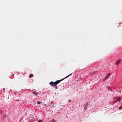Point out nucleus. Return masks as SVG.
<instances>
[{
  "label": "nucleus",
  "instance_id": "1",
  "mask_svg": "<svg viewBox=\"0 0 122 122\" xmlns=\"http://www.w3.org/2000/svg\"><path fill=\"white\" fill-rule=\"evenodd\" d=\"M72 74L71 73L69 75L67 76L66 77H65V78L62 79L61 80H57L56 81V82H55V84H56V85H57V84L59 83H60L61 81H62L64 79H65L66 78L68 77L69 76H71Z\"/></svg>",
  "mask_w": 122,
  "mask_h": 122
},
{
  "label": "nucleus",
  "instance_id": "2",
  "mask_svg": "<svg viewBox=\"0 0 122 122\" xmlns=\"http://www.w3.org/2000/svg\"><path fill=\"white\" fill-rule=\"evenodd\" d=\"M121 99L120 98L117 99L116 100H115L113 101L114 103H115L121 100Z\"/></svg>",
  "mask_w": 122,
  "mask_h": 122
},
{
  "label": "nucleus",
  "instance_id": "3",
  "mask_svg": "<svg viewBox=\"0 0 122 122\" xmlns=\"http://www.w3.org/2000/svg\"><path fill=\"white\" fill-rule=\"evenodd\" d=\"M49 84L52 86H56V84H55V82H53L52 81H51L49 83Z\"/></svg>",
  "mask_w": 122,
  "mask_h": 122
},
{
  "label": "nucleus",
  "instance_id": "4",
  "mask_svg": "<svg viewBox=\"0 0 122 122\" xmlns=\"http://www.w3.org/2000/svg\"><path fill=\"white\" fill-rule=\"evenodd\" d=\"M120 61L119 60L117 61L116 62V65H117L120 63Z\"/></svg>",
  "mask_w": 122,
  "mask_h": 122
},
{
  "label": "nucleus",
  "instance_id": "5",
  "mask_svg": "<svg viewBox=\"0 0 122 122\" xmlns=\"http://www.w3.org/2000/svg\"><path fill=\"white\" fill-rule=\"evenodd\" d=\"M110 75V74H107V76L105 78V79H107L108 77Z\"/></svg>",
  "mask_w": 122,
  "mask_h": 122
},
{
  "label": "nucleus",
  "instance_id": "6",
  "mask_svg": "<svg viewBox=\"0 0 122 122\" xmlns=\"http://www.w3.org/2000/svg\"><path fill=\"white\" fill-rule=\"evenodd\" d=\"M33 76V75L32 74H31L29 76V77L31 78Z\"/></svg>",
  "mask_w": 122,
  "mask_h": 122
},
{
  "label": "nucleus",
  "instance_id": "7",
  "mask_svg": "<svg viewBox=\"0 0 122 122\" xmlns=\"http://www.w3.org/2000/svg\"><path fill=\"white\" fill-rule=\"evenodd\" d=\"M32 93H33V94H34V95H37L38 94L37 93H36V92H33Z\"/></svg>",
  "mask_w": 122,
  "mask_h": 122
},
{
  "label": "nucleus",
  "instance_id": "8",
  "mask_svg": "<svg viewBox=\"0 0 122 122\" xmlns=\"http://www.w3.org/2000/svg\"><path fill=\"white\" fill-rule=\"evenodd\" d=\"M122 108V105L119 108V109H120Z\"/></svg>",
  "mask_w": 122,
  "mask_h": 122
},
{
  "label": "nucleus",
  "instance_id": "9",
  "mask_svg": "<svg viewBox=\"0 0 122 122\" xmlns=\"http://www.w3.org/2000/svg\"><path fill=\"white\" fill-rule=\"evenodd\" d=\"M51 121H52V122H54L56 121L54 119H53Z\"/></svg>",
  "mask_w": 122,
  "mask_h": 122
},
{
  "label": "nucleus",
  "instance_id": "10",
  "mask_svg": "<svg viewBox=\"0 0 122 122\" xmlns=\"http://www.w3.org/2000/svg\"><path fill=\"white\" fill-rule=\"evenodd\" d=\"M38 122H43V121L41 120H39Z\"/></svg>",
  "mask_w": 122,
  "mask_h": 122
},
{
  "label": "nucleus",
  "instance_id": "11",
  "mask_svg": "<svg viewBox=\"0 0 122 122\" xmlns=\"http://www.w3.org/2000/svg\"><path fill=\"white\" fill-rule=\"evenodd\" d=\"M37 102L38 104H40V103H41V102H38V101H37Z\"/></svg>",
  "mask_w": 122,
  "mask_h": 122
},
{
  "label": "nucleus",
  "instance_id": "12",
  "mask_svg": "<svg viewBox=\"0 0 122 122\" xmlns=\"http://www.w3.org/2000/svg\"><path fill=\"white\" fill-rule=\"evenodd\" d=\"M55 86V88H57V86H56H56Z\"/></svg>",
  "mask_w": 122,
  "mask_h": 122
},
{
  "label": "nucleus",
  "instance_id": "13",
  "mask_svg": "<svg viewBox=\"0 0 122 122\" xmlns=\"http://www.w3.org/2000/svg\"><path fill=\"white\" fill-rule=\"evenodd\" d=\"M68 101L69 102H71V100L70 99V100H69Z\"/></svg>",
  "mask_w": 122,
  "mask_h": 122
},
{
  "label": "nucleus",
  "instance_id": "14",
  "mask_svg": "<svg viewBox=\"0 0 122 122\" xmlns=\"http://www.w3.org/2000/svg\"><path fill=\"white\" fill-rule=\"evenodd\" d=\"M16 101H19V100H16Z\"/></svg>",
  "mask_w": 122,
  "mask_h": 122
},
{
  "label": "nucleus",
  "instance_id": "15",
  "mask_svg": "<svg viewBox=\"0 0 122 122\" xmlns=\"http://www.w3.org/2000/svg\"><path fill=\"white\" fill-rule=\"evenodd\" d=\"M0 113H1V112H0Z\"/></svg>",
  "mask_w": 122,
  "mask_h": 122
},
{
  "label": "nucleus",
  "instance_id": "16",
  "mask_svg": "<svg viewBox=\"0 0 122 122\" xmlns=\"http://www.w3.org/2000/svg\"><path fill=\"white\" fill-rule=\"evenodd\" d=\"M49 104L50 105H51V104Z\"/></svg>",
  "mask_w": 122,
  "mask_h": 122
},
{
  "label": "nucleus",
  "instance_id": "17",
  "mask_svg": "<svg viewBox=\"0 0 122 122\" xmlns=\"http://www.w3.org/2000/svg\"><path fill=\"white\" fill-rule=\"evenodd\" d=\"M51 102H52V101H51Z\"/></svg>",
  "mask_w": 122,
  "mask_h": 122
}]
</instances>
